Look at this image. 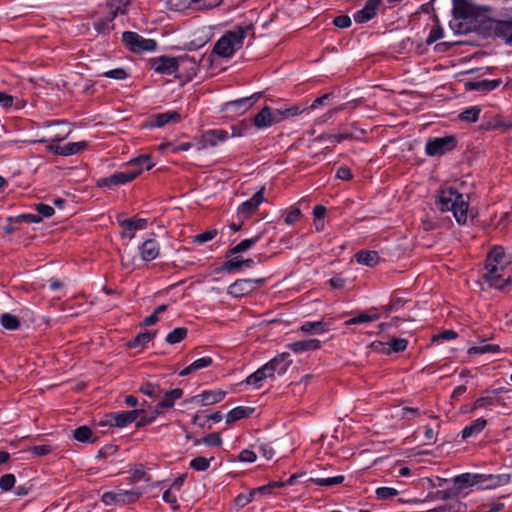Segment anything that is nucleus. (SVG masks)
Instances as JSON below:
<instances>
[{"label": "nucleus", "instance_id": "1", "mask_svg": "<svg viewBox=\"0 0 512 512\" xmlns=\"http://www.w3.org/2000/svg\"><path fill=\"white\" fill-rule=\"evenodd\" d=\"M508 264V257L502 247L496 246L490 250L483 277L491 287L503 289L507 285L509 277H506L505 270Z\"/></svg>", "mask_w": 512, "mask_h": 512}, {"label": "nucleus", "instance_id": "2", "mask_svg": "<svg viewBox=\"0 0 512 512\" xmlns=\"http://www.w3.org/2000/svg\"><path fill=\"white\" fill-rule=\"evenodd\" d=\"M486 19L476 16L474 6L465 0H454L453 20L450 21V28L454 34H466L475 28L480 30L481 21Z\"/></svg>", "mask_w": 512, "mask_h": 512}, {"label": "nucleus", "instance_id": "3", "mask_svg": "<svg viewBox=\"0 0 512 512\" xmlns=\"http://www.w3.org/2000/svg\"><path fill=\"white\" fill-rule=\"evenodd\" d=\"M252 30L250 25L237 26L226 32L214 45L213 52L220 57L230 58L243 46V41L248 32Z\"/></svg>", "mask_w": 512, "mask_h": 512}, {"label": "nucleus", "instance_id": "4", "mask_svg": "<svg viewBox=\"0 0 512 512\" xmlns=\"http://www.w3.org/2000/svg\"><path fill=\"white\" fill-rule=\"evenodd\" d=\"M186 63H190V69L193 71L198 67V62L188 55L179 57L160 56L151 60V67L157 73L171 75L176 73L179 67Z\"/></svg>", "mask_w": 512, "mask_h": 512}, {"label": "nucleus", "instance_id": "5", "mask_svg": "<svg viewBox=\"0 0 512 512\" xmlns=\"http://www.w3.org/2000/svg\"><path fill=\"white\" fill-rule=\"evenodd\" d=\"M480 32L485 36L501 37L506 43L512 44V19L497 20L486 18L481 21Z\"/></svg>", "mask_w": 512, "mask_h": 512}, {"label": "nucleus", "instance_id": "6", "mask_svg": "<svg viewBox=\"0 0 512 512\" xmlns=\"http://www.w3.org/2000/svg\"><path fill=\"white\" fill-rule=\"evenodd\" d=\"M450 211L458 224L464 225L469 218H473V211L469 208V196L467 194H458L450 188Z\"/></svg>", "mask_w": 512, "mask_h": 512}, {"label": "nucleus", "instance_id": "7", "mask_svg": "<svg viewBox=\"0 0 512 512\" xmlns=\"http://www.w3.org/2000/svg\"><path fill=\"white\" fill-rule=\"evenodd\" d=\"M122 41L134 53L153 51L156 48L154 40L145 39L136 32H124L122 34Z\"/></svg>", "mask_w": 512, "mask_h": 512}, {"label": "nucleus", "instance_id": "8", "mask_svg": "<svg viewBox=\"0 0 512 512\" xmlns=\"http://www.w3.org/2000/svg\"><path fill=\"white\" fill-rule=\"evenodd\" d=\"M141 174V169H129L125 171L115 172L109 177L101 178L97 181L100 187H111L126 184L133 181L138 175Z\"/></svg>", "mask_w": 512, "mask_h": 512}, {"label": "nucleus", "instance_id": "9", "mask_svg": "<svg viewBox=\"0 0 512 512\" xmlns=\"http://www.w3.org/2000/svg\"><path fill=\"white\" fill-rule=\"evenodd\" d=\"M281 115L278 109L265 106L253 117V124L258 129H265L281 122Z\"/></svg>", "mask_w": 512, "mask_h": 512}, {"label": "nucleus", "instance_id": "10", "mask_svg": "<svg viewBox=\"0 0 512 512\" xmlns=\"http://www.w3.org/2000/svg\"><path fill=\"white\" fill-rule=\"evenodd\" d=\"M264 283V279H239L228 287V293L234 297H242L254 291L257 285Z\"/></svg>", "mask_w": 512, "mask_h": 512}, {"label": "nucleus", "instance_id": "11", "mask_svg": "<svg viewBox=\"0 0 512 512\" xmlns=\"http://www.w3.org/2000/svg\"><path fill=\"white\" fill-rule=\"evenodd\" d=\"M264 191L265 187H262L238 207L237 213L240 218L247 219L258 210L259 205L264 201Z\"/></svg>", "mask_w": 512, "mask_h": 512}, {"label": "nucleus", "instance_id": "12", "mask_svg": "<svg viewBox=\"0 0 512 512\" xmlns=\"http://www.w3.org/2000/svg\"><path fill=\"white\" fill-rule=\"evenodd\" d=\"M225 395H226V392L222 391V390H217V391L208 390V391H204L201 394L192 396L191 398L186 400V402L198 404V405H202V406L213 405V404H216V403H219L220 401H222L224 399Z\"/></svg>", "mask_w": 512, "mask_h": 512}, {"label": "nucleus", "instance_id": "13", "mask_svg": "<svg viewBox=\"0 0 512 512\" xmlns=\"http://www.w3.org/2000/svg\"><path fill=\"white\" fill-rule=\"evenodd\" d=\"M479 475L464 473L453 479V490L457 495H465L468 490L478 483Z\"/></svg>", "mask_w": 512, "mask_h": 512}, {"label": "nucleus", "instance_id": "14", "mask_svg": "<svg viewBox=\"0 0 512 512\" xmlns=\"http://www.w3.org/2000/svg\"><path fill=\"white\" fill-rule=\"evenodd\" d=\"M118 222L123 228L122 237H128L129 239L134 238V231L146 228L148 223L147 219L144 218H130L119 220Z\"/></svg>", "mask_w": 512, "mask_h": 512}, {"label": "nucleus", "instance_id": "15", "mask_svg": "<svg viewBox=\"0 0 512 512\" xmlns=\"http://www.w3.org/2000/svg\"><path fill=\"white\" fill-rule=\"evenodd\" d=\"M180 120V113L175 110H171L151 116L147 126L161 128L169 123H178Z\"/></svg>", "mask_w": 512, "mask_h": 512}, {"label": "nucleus", "instance_id": "16", "mask_svg": "<svg viewBox=\"0 0 512 512\" xmlns=\"http://www.w3.org/2000/svg\"><path fill=\"white\" fill-rule=\"evenodd\" d=\"M382 0H367L363 9L357 11L353 18L356 23H365L375 17Z\"/></svg>", "mask_w": 512, "mask_h": 512}, {"label": "nucleus", "instance_id": "17", "mask_svg": "<svg viewBox=\"0 0 512 512\" xmlns=\"http://www.w3.org/2000/svg\"><path fill=\"white\" fill-rule=\"evenodd\" d=\"M142 414V410H132V411H122L118 413H112L110 415V421L113 422L112 425L122 428L126 425L136 421L139 415Z\"/></svg>", "mask_w": 512, "mask_h": 512}, {"label": "nucleus", "instance_id": "18", "mask_svg": "<svg viewBox=\"0 0 512 512\" xmlns=\"http://www.w3.org/2000/svg\"><path fill=\"white\" fill-rule=\"evenodd\" d=\"M448 149V136L429 139L425 146V152L428 156H441Z\"/></svg>", "mask_w": 512, "mask_h": 512}, {"label": "nucleus", "instance_id": "19", "mask_svg": "<svg viewBox=\"0 0 512 512\" xmlns=\"http://www.w3.org/2000/svg\"><path fill=\"white\" fill-rule=\"evenodd\" d=\"M159 244L154 239H148L139 247L141 258L145 262H149L157 258L159 255Z\"/></svg>", "mask_w": 512, "mask_h": 512}, {"label": "nucleus", "instance_id": "20", "mask_svg": "<svg viewBox=\"0 0 512 512\" xmlns=\"http://www.w3.org/2000/svg\"><path fill=\"white\" fill-rule=\"evenodd\" d=\"M321 342L318 339H306L288 344V348L294 353L314 351L320 348Z\"/></svg>", "mask_w": 512, "mask_h": 512}, {"label": "nucleus", "instance_id": "21", "mask_svg": "<svg viewBox=\"0 0 512 512\" xmlns=\"http://www.w3.org/2000/svg\"><path fill=\"white\" fill-rule=\"evenodd\" d=\"M262 97V92H257L251 95L250 97H244L241 99H237L234 101L228 102L226 105L228 107H233L236 110H240L242 113L249 110L254 103Z\"/></svg>", "mask_w": 512, "mask_h": 512}, {"label": "nucleus", "instance_id": "22", "mask_svg": "<svg viewBox=\"0 0 512 512\" xmlns=\"http://www.w3.org/2000/svg\"><path fill=\"white\" fill-rule=\"evenodd\" d=\"M119 505L135 503L143 494V490L135 488L131 490L116 489Z\"/></svg>", "mask_w": 512, "mask_h": 512}, {"label": "nucleus", "instance_id": "23", "mask_svg": "<svg viewBox=\"0 0 512 512\" xmlns=\"http://www.w3.org/2000/svg\"><path fill=\"white\" fill-rule=\"evenodd\" d=\"M269 362L273 366L275 373H277L278 375H283L288 370L289 366L292 363V360L290 359V354L284 352L277 355Z\"/></svg>", "mask_w": 512, "mask_h": 512}, {"label": "nucleus", "instance_id": "24", "mask_svg": "<svg viewBox=\"0 0 512 512\" xmlns=\"http://www.w3.org/2000/svg\"><path fill=\"white\" fill-rule=\"evenodd\" d=\"M500 351V347L496 344L487 343L486 341H481L479 344L472 346L468 349L467 353L471 356L473 355H483V354H496Z\"/></svg>", "mask_w": 512, "mask_h": 512}, {"label": "nucleus", "instance_id": "25", "mask_svg": "<svg viewBox=\"0 0 512 512\" xmlns=\"http://www.w3.org/2000/svg\"><path fill=\"white\" fill-rule=\"evenodd\" d=\"M359 264L373 267L378 264L380 257L376 251L361 250L355 255Z\"/></svg>", "mask_w": 512, "mask_h": 512}, {"label": "nucleus", "instance_id": "26", "mask_svg": "<svg viewBox=\"0 0 512 512\" xmlns=\"http://www.w3.org/2000/svg\"><path fill=\"white\" fill-rule=\"evenodd\" d=\"M254 412V408L238 406L229 411L226 415V423L232 424L240 419L250 416Z\"/></svg>", "mask_w": 512, "mask_h": 512}, {"label": "nucleus", "instance_id": "27", "mask_svg": "<svg viewBox=\"0 0 512 512\" xmlns=\"http://www.w3.org/2000/svg\"><path fill=\"white\" fill-rule=\"evenodd\" d=\"M213 363V360L211 357H202L194 362H192L190 365L185 367L182 371H180V376H187L197 370L209 367Z\"/></svg>", "mask_w": 512, "mask_h": 512}, {"label": "nucleus", "instance_id": "28", "mask_svg": "<svg viewBox=\"0 0 512 512\" xmlns=\"http://www.w3.org/2000/svg\"><path fill=\"white\" fill-rule=\"evenodd\" d=\"M118 9L112 11L109 16L97 19L93 26L98 33L106 34L112 29V21L117 16Z\"/></svg>", "mask_w": 512, "mask_h": 512}, {"label": "nucleus", "instance_id": "29", "mask_svg": "<svg viewBox=\"0 0 512 512\" xmlns=\"http://www.w3.org/2000/svg\"><path fill=\"white\" fill-rule=\"evenodd\" d=\"M228 138V132L221 129L209 130L204 134V141L210 146H216Z\"/></svg>", "mask_w": 512, "mask_h": 512}, {"label": "nucleus", "instance_id": "30", "mask_svg": "<svg viewBox=\"0 0 512 512\" xmlns=\"http://www.w3.org/2000/svg\"><path fill=\"white\" fill-rule=\"evenodd\" d=\"M486 420L484 418H478L474 420L470 425L466 426L462 430V438L467 439L473 435L479 434L486 426Z\"/></svg>", "mask_w": 512, "mask_h": 512}, {"label": "nucleus", "instance_id": "31", "mask_svg": "<svg viewBox=\"0 0 512 512\" xmlns=\"http://www.w3.org/2000/svg\"><path fill=\"white\" fill-rule=\"evenodd\" d=\"M183 395V390L176 388L164 394L163 399L157 404V408H171L175 400L180 399Z\"/></svg>", "mask_w": 512, "mask_h": 512}, {"label": "nucleus", "instance_id": "32", "mask_svg": "<svg viewBox=\"0 0 512 512\" xmlns=\"http://www.w3.org/2000/svg\"><path fill=\"white\" fill-rule=\"evenodd\" d=\"M87 146L85 141L67 143L57 148L60 155L69 156L78 153Z\"/></svg>", "mask_w": 512, "mask_h": 512}, {"label": "nucleus", "instance_id": "33", "mask_svg": "<svg viewBox=\"0 0 512 512\" xmlns=\"http://www.w3.org/2000/svg\"><path fill=\"white\" fill-rule=\"evenodd\" d=\"M480 112L481 108L479 106H471L460 112L458 118L463 122L474 123L478 120Z\"/></svg>", "mask_w": 512, "mask_h": 512}, {"label": "nucleus", "instance_id": "34", "mask_svg": "<svg viewBox=\"0 0 512 512\" xmlns=\"http://www.w3.org/2000/svg\"><path fill=\"white\" fill-rule=\"evenodd\" d=\"M130 481L132 483L137 482H150L151 476L146 472L144 465L138 464L131 470Z\"/></svg>", "mask_w": 512, "mask_h": 512}, {"label": "nucleus", "instance_id": "35", "mask_svg": "<svg viewBox=\"0 0 512 512\" xmlns=\"http://www.w3.org/2000/svg\"><path fill=\"white\" fill-rule=\"evenodd\" d=\"M128 164L130 167H133V169H141V172L144 169L150 170L154 166V163L151 161L149 155H141L130 160Z\"/></svg>", "mask_w": 512, "mask_h": 512}, {"label": "nucleus", "instance_id": "36", "mask_svg": "<svg viewBox=\"0 0 512 512\" xmlns=\"http://www.w3.org/2000/svg\"><path fill=\"white\" fill-rule=\"evenodd\" d=\"M261 239V234L256 235L253 238L244 239L236 246L231 248L228 253L229 254H238L250 249L254 244H256Z\"/></svg>", "mask_w": 512, "mask_h": 512}, {"label": "nucleus", "instance_id": "37", "mask_svg": "<svg viewBox=\"0 0 512 512\" xmlns=\"http://www.w3.org/2000/svg\"><path fill=\"white\" fill-rule=\"evenodd\" d=\"M1 325L8 330H17L20 327V319L10 313H4L0 317Z\"/></svg>", "mask_w": 512, "mask_h": 512}, {"label": "nucleus", "instance_id": "38", "mask_svg": "<svg viewBox=\"0 0 512 512\" xmlns=\"http://www.w3.org/2000/svg\"><path fill=\"white\" fill-rule=\"evenodd\" d=\"M73 437L75 440L85 443V442H93L92 439L93 433L92 430L88 426H80L73 431Z\"/></svg>", "mask_w": 512, "mask_h": 512}, {"label": "nucleus", "instance_id": "39", "mask_svg": "<svg viewBox=\"0 0 512 512\" xmlns=\"http://www.w3.org/2000/svg\"><path fill=\"white\" fill-rule=\"evenodd\" d=\"M300 330L306 333H323L327 331V325L324 322L316 321V322H305L300 327Z\"/></svg>", "mask_w": 512, "mask_h": 512}, {"label": "nucleus", "instance_id": "40", "mask_svg": "<svg viewBox=\"0 0 512 512\" xmlns=\"http://www.w3.org/2000/svg\"><path fill=\"white\" fill-rule=\"evenodd\" d=\"M501 84V81L499 79H493V80H482L479 82L474 83L471 88L478 91H492L496 89Z\"/></svg>", "mask_w": 512, "mask_h": 512}, {"label": "nucleus", "instance_id": "41", "mask_svg": "<svg viewBox=\"0 0 512 512\" xmlns=\"http://www.w3.org/2000/svg\"><path fill=\"white\" fill-rule=\"evenodd\" d=\"M345 477L342 475H338L335 477L329 478H310L309 482L318 485V486H334L339 485L344 481Z\"/></svg>", "mask_w": 512, "mask_h": 512}, {"label": "nucleus", "instance_id": "42", "mask_svg": "<svg viewBox=\"0 0 512 512\" xmlns=\"http://www.w3.org/2000/svg\"><path fill=\"white\" fill-rule=\"evenodd\" d=\"M187 336V329L184 327L175 328L166 336V341L169 344H176L184 340Z\"/></svg>", "mask_w": 512, "mask_h": 512}, {"label": "nucleus", "instance_id": "43", "mask_svg": "<svg viewBox=\"0 0 512 512\" xmlns=\"http://www.w3.org/2000/svg\"><path fill=\"white\" fill-rule=\"evenodd\" d=\"M379 315L377 313L375 314H368V313H361L356 317H353L345 322V325H353V324H362L367 323L371 321L378 320Z\"/></svg>", "mask_w": 512, "mask_h": 512}, {"label": "nucleus", "instance_id": "44", "mask_svg": "<svg viewBox=\"0 0 512 512\" xmlns=\"http://www.w3.org/2000/svg\"><path fill=\"white\" fill-rule=\"evenodd\" d=\"M408 341L403 338H393L390 342L387 343L388 349L387 353L390 352H402L407 348Z\"/></svg>", "mask_w": 512, "mask_h": 512}, {"label": "nucleus", "instance_id": "45", "mask_svg": "<svg viewBox=\"0 0 512 512\" xmlns=\"http://www.w3.org/2000/svg\"><path fill=\"white\" fill-rule=\"evenodd\" d=\"M154 337V333L144 332L138 334L130 343L129 346L131 348H136L138 346L146 345L151 339Z\"/></svg>", "mask_w": 512, "mask_h": 512}, {"label": "nucleus", "instance_id": "46", "mask_svg": "<svg viewBox=\"0 0 512 512\" xmlns=\"http://www.w3.org/2000/svg\"><path fill=\"white\" fill-rule=\"evenodd\" d=\"M212 459L199 456L191 460L190 466L197 471H205L209 468Z\"/></svg>", "mask_w": 512, "mask_h": 512}, {"label": "nucleus", "instance_id": "47", "mask_svg": "<svg viewBox=\"0 0 512 512\" xmlns=\"http://www.w3.org/2000/svg\"><path fill=\"white\" fill-rule=\"evenodd\" d=\"M15 482L16 478L13 474H4L0 477V489L5 492L10 491L14 487Z\"/></svg>", "mask_w": 512, "mask_h": 512}, {"label": "nucleus", "instance_id": "48", "mask_svg": "<svg viewBox=\"0 0 512 512\" xmlns=\"http://www.w3.org/2000/svg\"><path fill=\"white\" fill-rule=\"evenodd\" d=\"M444 36V30L440 25H436L433 27L426 39V43L428 45L438 41L439 39L443 38Z\"/></svg>", "mask_w": 512, "mask_h": 512}, {"label": "nucleus", "instance_id": "49", "mask_svg": "<svg viewBox=\"0 0 512 512\" xmlns=\"http://www.w3.org/2000/svg\"><path fill=\"white\" fill-rule=\"evenodd\" d=\"M378 499H389L398 495V491L391 487H380L376 489Z\"/></svg>", "mask_w": 512, "mask_h": 512}, {"label": "nucleus", "instance_id": "50", "mask_svg": "<svg viewBox=\"0 0 512 512\" xmlns=\"http://www.w3.org/2000/svg\"><path fill=\"white\" fill-rule=\"evenodd\" d=\"M302 216L301 210L298 207H291L285 217V223L287 225H292L297 222Z\"/></svg>", "mask_w": 512, "mask_h": 512}, {"label": "nucleus", "instance_id": "51", "mask_svg": "<svg viewBox=\"0 0 512 512\" xmlns=\"http://www.w3.org/2000/svg\"><path fill=\"white\" fill-rule=\"evenodd\" d=\"M264 379H266V377L264 376V373L261 371V369H257L254 373H252L251 375H249L245 382L248 384V385H256L257 387H259V383L261 381H263Z\"/></svg>", "mask_w": 512, "mask_h": 512}, {"label": "nucleus", "instance_id": "52", "mask_svg": "<svg viewBox=\"0 0 512 512\" xmlns=\"http://www.w3.org/2000/svg\"><path fill=\"white\" fill-rule=\"evenodd\" d=\"M334 142H342L343 140L353 139L354 135L344 125L339 127V133L331 137Z\"/></svg>", "mask_w": 512, "mask_h": 512}, {"label": "nucleus", "instance_id": "53", "mask_svg": "<svg viewBox=\"0 0 512 512\" xmlns=\"http://www.w3.org/2000/svg\"><path fill=\"white\" fill-rule=\"evenodd\" d=\"M140 392L149 396V397H157L159 395V387L152 383H144L140 387Z\"/></svg>", "mask_w": 512, "mask_h": 512}, {"label": "nucleus", "instance_id": "54", "mask_svg": "<svg viewBox=\"0 0 512 512\" xmlns=\"http://www.w3.org/2000/svg\"><path fill=\"white\" fill-rule=\"evenodd\" d=\"M217 235V230H208L201 234L195 235L193 241L196 243H205L212 240Z\"/></svg>", "mask_w": 512, "mask_h": 512}, {"label": "nucleus", "instance_id": "55", "mask_svg": "<svg viewBox=\"0 0 512 512\" xmlns=\"http://www.w3.org/2000/svg\"><path fill=\"white\" fill-rule=\"evenodd\" d=\"M241 267H243V262H242V258L241 257H234V258H232L230 260H227L224 263V269L226 271L237 270V269H240Z\"/></svg>", "mask_w": 512, "mask_h": 512}, {"label": "nucleus", "instance_id": "56", "mask_svg": "<svg viewBox=\"0 0 512 512\" xmlns=\"http://www.w3.org/2000/svg\"><path fill=\"white\" fill-rule=\"evenodd\" d=\"M102 502L105 505H119L117 490L105 492L102 495Z\"/></svg>", "mask_w": 512, "mask_h": 512}, {"label": "nucleus", "instance_id": "57", "mask_svg": "<svg viewBox=\"0 0 512 512\" xmlns=\"http://www.w3.org/2000/svg\"><path fill=\"white\" fill-rule=\"evenodd\" d=\"M36 210L38 212V215H40L42 217V219L44 217H51L55 212V210L52 206L43 204V203L37 204Z\"/></svg>", "mask_w": 512, "mask_h": 512}, {"label": "nucleus", "instance_id": "58", "mask_svg": "<svg viewBox=\"0 0 512 512\" xmlns=\"http://www.w3.org/2000/svg\"><path fill=\"white\" fill-rule=\"evenodd\" d=\"M435 206L441 212H446L448 210V198L445 196L444 190H441L439 196L436 198Z\"/></svg>", "mask_w": 512, "mask_h": 512}, {"label": "nucleus", "instance_id": "59", "mask_svg": "<svg viewBox=\"0 0 512 512\" xmlns=\"http://www.w3.org/2000/svg\"><path fill=\"white\" fill-rule=\"evenodd\" d=\"M103 76L108 77V78L117 79V80H122L127 77V73L122 68H116V69L109 70V71L105 72L103 74Z\"/></svg>", "mask_w": 512, "mask_h": 512}, {"label": "nucleus", "instance_id": "60", "mask_svg": "<svg viewBox=\"0 0 512 512\" xmlns=\"http://www.w3.org/2000/svg\"><path fill=\"white\" fill-rule=\"evenodd\" d=\"M278 111L282 114L281 121H283L289 117L296 116L302 112V110L298 106H292L287 109H278Z\"/></svg>", "mask_w": 512, "mask_h": 512}, {"label": "nucleus", "instance_id": "61", "mask_svg": "<svg viewBox=\"0 0 512 512\" xmlns=\"http://www.w3.org/2000/svg\"><path fill=\"white\" fill-rule=\"evenodd\" d=\"M203 442L207 446H220L222 439L218 433H211L203 438Z\"/></svg>", "mask_w": 512, "mask_h": 512}, {"label": "nucleus", "instance_id": "62", "mask_svg": "<svg viewBox=\"0 0 512 512\" xmlns=\"http://www.w3.org/2000/svg\"><path fill=\"white\" fill-rule=\"evenodd\" d=\"M333 24L339 28H348L351 25V19L347 15H340L334 18Z\"/></svg>", "mask_w": 512, "mask_h": 512}, {"label": "nucleus", "instance_id": "63", "mask_svg": "<svg viewBox=\"0 0 512 512\" xmlns=\"http://www.w3.org/2000/svg\"><path fill=\"white\" fill-rule=\"evenodd\" d=\"M121 263L124 268L133 269L134 268V257L131 256L130 252H127L126 250H124V252L121 255Z\"/></svg>", "mask_w": 512, "mask_h": 512}, {"label": "nucleus", "instance_id": "64", "mask_svg": "<svg viewBox=\"0 0 512 512\" xmlns=\"http://www.w3.org/2000/svg\"><path fill=\"white\" fill-rule=\"evenodd\" d=\"M257 456L256 453L251 450H242L238 456V459L242 462H254Z\"/></svg>", "mask_w": 512, "mask_h": 512}]
</instances>
